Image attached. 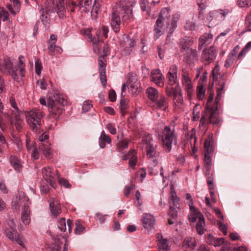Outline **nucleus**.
Here are the masks:
<instances>
[{"mask_svg": "<svg viewBox=\"0 0 251 251\" xmlns=\"http://www.w3.org/2000/svg\"><path fill=\"white\" fill-rule=\"evenodd\" d=\"M212 76H213V81L216 82H217L216 84L217 95L215 103L213 104L212 101L213 100L214 93L212 89L213 84H212L211 87H210L208 90L209 96L208 100H207L205 109L200 120V125L204 126L208 125L209 124L217 125L220 121L218 115V104L221 100L223 93L222 91L225 85V75H221L219 73V69L217 66H215L213 72H212Z\"/></svg>", "mask_w": 251, "mask_h": 251, "instance_id": "f257e3e1", "label": "nucleus"}, {"mask_svg": "<svg viewBox=\"0 0 251 251\" xmlns=\"http://www.w3.org/2000/svg\"><path fill=\"white\" fill-rule=\"evenodd\" d=\"M132 3L128 0H120L116 3L110 17V25L115 33L119 32L121 25L133 17Z\"/></svg>", "mask_w": 251, "mask_h": 251, "instance_id": "f03ea898", "label": "nucleus"}, {"mask_svg": "<svg viewBox=\"0 0 251 251\" xmlns=\"http://www.w3.org/2000/svg\"><path fill=\"white\" fill-rule=\"evenodd\" d=\"M65 100L57 93L50 97L48 100V107L50 117L57 120L63 114Z\"/></svg>", "mask_w": 251, "mask_h": 251, "instance_id": "7ed1b4c3", "label": "nucleus"}, {"mask_svg": "<svg viewBox=\"0 0 251 251\" xmlns=\"http://www.w3.org/2000/svg\"><path fill=\"white\" fill-rule=\"evenodd\" d=\"M43 111L37 109H33L26 112V120L32 131H40L43 123Z\"/></svg>", "mask_w": 251, "mask_h": 251, "instance_id": "20e7f679", "label": "nucleus"}, {"mask_svg": "<svg viewBox=\"0 0 251 251\" xmlns=\"http://www.w3.org/2000/svg\"><path fill=\"white\" fill-rule=\"evenodd\" d=\"M177 135L175 131L174 125L166 126L163 131L162 135V142L163 148L167 152H169L172 149V144H176Z\"/></svg>", "mask_w": 251, "mask_h": 251, "instance_id": "39448f33", "label": "nucleus"}, {"mask_svg": "<svg viewBox=\"0 0 251 251\" xmlns=\"http://www.w3.org/2000/svg\"><path fill=\"white\" fill-rule=\"evenodd\" d=\"M213 134H211L207 137L204 143V165L203 172L205 176L211 175L210 171L211 170V157L210 154L213 152V139H212Z\"/></svg>", "mask_w": 251, "mask_h": 251, "instance_id": "423d86ee", "label": "nucleus"}, {"mask_svg": "<svg viewBox=\"0 0 251 251\" xmlns=\"http://www.w3.org/2000/svg\"><path fill=\"white\" fill-rule=\"evenodd\" d=\"M16 224L14 219H9L7 222L6 229L5 230L6 236L11 240L15 241L19 244L20 246L23 245V242L22 241L18 233L15 229Z\"/></svg>", "mask_w": 251, "mask_h": 251, "instance_id": "0eeeda50", "label": "nucleus"}, {"mask_svg": "<svg viewBox=\"0 0 251 251\" xmlns=\"http://www.w3.org/2000/svg\"><path fill=\"white\" fill-rule=\"evenodd\" d=\"M168 14V9L163 8L161 9L159 17L156 21L154 25V34L157 37H159L162 34V28L164 25V22L165 21V18L167 17Z\"/></svg>", "mask_w": 251, "mask_h": 251, "instance_id": "6e6552de", "label": "nucleus"}, {"mask_svg": "<svg viewBox=\"0 0 251 251\" xmlns=\"http://www.w3.org/2000/svg\"><path fill=\"white\" fill-rule=\"evenodd\" d=\"M143 141L146 144L147 155L149 157H158L159 153L156 151V145L154 144L151 135L145 136Z\"/></svg>", "mask_w": 251, "mask_h": 251, "instance_id": "1a4fd4ad", "label": "nucleus"}, {"mask_svg": "<svg viewBox=\"0 0 251 251\" xmlns=\"http://www.w3.org/2000/svg\"><path fill=\"white\" fill-rule=\"evenodd\" d=\"M216 55V48L211 46L203 50L201 60L205 65H208L215 59Z\"/></svg>", "mask_w": 251, "mask_h": 251, "instance_id": "9d476101", "label": "nucleus"}, {"mask_svg": "<svg viewBox=\"0 0 251 251\" xmlns=\"http://www.w3.org/2000/svg\"><path fill=\"white\" fill-rule=\"evenodd\" d=\"M56 171L55 175L50 167H44L42 169V176L45 180L50 183V186L55 188L56 186L55 180L56 179Z\"/></svg>", "mask_w": 251, "mask_h": 251, "instance_id": "9b49d317", "label": "nucleus"}, {"mask_svg": "<svg viewBox=\"0 0 251 251\" xmlns=\"http://www.w3.org/2000/svg\"><path fill=\"white\" fill-rule=\"evenodd\" d=\"M29 199L25 196L24 192L20 191L18 195L16 196L14 200L12 201V207L15 211L18 212L20 210V207L22 203H24L28 205L27 202L29 201Z\"/></svg>", "mask_w": 251, "mask_h": 251, "instance_id": "f8f14e48", "label": "nucleus"}, {"mask_svg": "<svg viewBox=\"0 0 251 251\" xmlns=\"http://www.w3.org/2000/svg\"><path fill=\"white\" fill-rule=\"evenodd\" d=\"M150 80L160 87L164 86V76L159 69H154L151 72Z\"/></svg>", "mask_w": 251, "mask_h": 251, "instance_id": "ddd939ff", "label": "nucleus"}, {"mask_svg": "<svg viewBox=\"0 0 251 251\" xmlns=\"http://www.w3.org/2000/svg\"><path fill=\"white\" fill-rule=\"evenodd\" d=\"M193 42L192 38L190 37H186L182 39L181 45L182 50H187V53H191V57L194 58L197 56V51L195 50L189 48Z\"/></svg>", "mask_w": 251, "mask_h": 251, "instance_id": "4468645a", "label": "nucleus"}, {"mask_svg": "<svg viewBox=\"0 0 251 251\" xmlns=\"http://www.w3.org/2000/svg\"><path fill=\"white\" fill-rule=\"evenodd\" d=\"M123 160H128V164L129 166L133 168L134 167L137 162V156L135 150H130L128 153L122 156Z\"/></svg>", "mask_w": 251, "mask_h": 251, "instance_id": "2eb2a0df", "label": "nucleus"}, {"mask_svg": "<svg viewBox=\"0 0 251 251\" xmlns=\"http://www.w3.org/2000/svg\"><path fill=\"white\" fill-rule=\"evenodd\" d=\"M127 83L129 86L131 93L133 95H135L137 92H140L141 83L136 76H132L128 79Z\"/></svg>", "mask_w": 251, "mask_h": 251, "instance_id": "dca6fc26", "label": "nucleus"}, {"mask_svg": "<svg viewBox=\"0 0 251 251\" xmlns=\"http://www.w3.org/2000/svg\"><path fill=\"white\" fill-rule=\"evenodd\" d=\"M19 62L16 66L14 67L15 70L16 71V78H12L13 79L18 80L19 79V76L23 77L25 76V64L23 62V57L20 56L19 57Z\"/></svg>", "mask_w": 251, "mask_h": 251, "instance_id": "f3484780", "label": "nucleus"}, {"mask_svg": "<svg viewBox=\"0 0 251 251\" xmlns=\"http://www.w3.org/2000/svg\"><path fill=\"white\" fill-rule=\"evenodd\" d=\"M152 102L154 103L153 106L157 109L165 110L168 106L167 99L164 96H160L158 99Z\"/></svg>", "mask_w": 251, "mask_h": 251, "instance_id": "a211bd4d", "label": "nucleus"}, {"mask_svg": "<svg viewBox=\"0 0 251 251\" xmlns=\"http://www.w3.org/2000/svg\"><path fill=\"white\" fill-rule=\"evenodd\" d=\"M64 1L65 0H53V3L56 4L55 11L61 18L65 16Z\"/></svg>", "mask_w": 251, "mask_h": 251, "instance_id": "6ab92c4d", "label": "nucleus"}, {"mask_svg": "<svg viewBox=\"0 0 251 251\" xmlns=\"http://www.w3.org/2000/svg\"><path fill=\"white\" fill-rule=\"evenodd\" d=\"M30 210L28 205L25 203L23 207V211H22L21 219L23 223L25 225H29L30 222Z\"/></svg>", "mask_w": 251, "mask_h": 251, "instance_id": "aec40b11", "label": "nucleus"}, {"mask_svg": "<svg viewBox=\"0 0 251 251\" xmlns=\"http://www.w3.org/2000/svg\"><path fill=\"white\" fill-rule=\"evenodd\" d=\"M190 210L191 214L189 216V219L191 222H196L198 219V221H200V219H204L201 212L193 206H191Z\"/></svg>", "mask_w": 251, "mask_h": 251, "instance_id": "412c9836", "label": "nucleus"}, {"mask_svg": "<svg viewBox=\"0 0 251 251\" xmlns=\"http://www.w3.org/2000/svg\"><path fill=\"white\" fill-rule=\"evenodd\" d=\"M190 210L191 214L189 216V219L191 222H196L198 219V221H200V219H204L201 212L193 206H191Z\"/></svg>", "mask_w": 251, "mask_h": 251, "instance_id": "4be33fe9", "label": "nucleus"}, {"mask_svg": "<svg viewBox=\"0 0 251 251\" xmlns=\"http://www.w3.org/2000/svg\"><path fill=\"white\" fill-rule=\"evenodd\" d=\"M6 114L9 116V118L7 115H6L4 120L7 119L9 121L10 125L12 126L14 120L21 118L22 112L19 110H9L8 112H6Z\"/></svg>", "mask_w": 251, "mask_h": 251, "instance_id": "5701e85b", "label": "nucleus"}, {"mask_svg": "<svg viewBox=\"0 0 251 251\" xmlns=\"http://www.w3.org/2000/svg\"><path fill=\"white\" fill-rule=\"evenodd\" d=\"M142 221L143 226L147 229L152 226L155 222L154 217L148 213L144 214Z\"/></svg>", "mask_w": 251, "mask_h": 251, "instance_id": "b1692460", "label": "nucleus"}, {"mask_svg": "<svg viewBox=\"0 0 251 251\" xmlns=\"http://www.w3.org/2000/svg\"><path fill=\"white\" fill-rule=\"evenodd\" d=\"M4 106L1 100L0 99V128L2 131H4L6 130L7 125L4 118L6 115H7L9 118V116L6 114V112L3 111Z\"/></svg>", "mask_w": 251, "mask_h": 251, "instance_id": "393cba45", "label": "nucleus"}, {"mask_svg": "<svg viewBox=\"0 0 251 251\" xmlns=\"http://www.w3.org/2000/svg\"><path fill=\"white\" fill-rule=\"evenodd\" d=\"M3 67L4 69L7 70L9 74L12 78H16V71L13 67V64L9 59H5L4 60Z\"/></svg>", "mask_w": 251, "mask_h": 251, "instance_id": "a878e982", "label": "nucleus"}, {"mask_svg": "<svg viewBox=\"0 0 251 251\" xmlns=\"http://www.w3.org/2000/svg\"><path fill=\"white\" fill-rule=\"evenodd\" d=\"M211 38V35L209 33H204L199 38L198 49L201 50L203 47L209 44V40Z\"/></svg>", "mask_w": 251, "mask_h": 251, "instance_id": "bb28decb", "label": "nucleus"}, {"mask_svg": "<svg viewBox=\"0 0 251 251\" xmlns=\"http://www.w3.org/2000/svg\"><path fill=\"white\" fill-rule=\"evenodd\" d=\"M146 93L149 99L152 101V102L156 100L160 97L158 90L153 87L148 88L147 89Z\"/></svg>", "mask_w": 251, "mask_h": 251, "instance_id": "cd10ccee", "label": "nucleus"}, {"mask_svg": "<svg viewBox=\"0 0 251 251\" xmlns=\"http://www.w3.org/2000/svg\"><path fill=\"white\" fill-rule=\"evenodd\" d=\"M10 162L16 171H21L22 166L21 160L18 157L14 155L10 156Z\"/></svg>", "mask_w": 251, "mask_h": 251, "instance_id": "c85d7f7f", "label": "nucleus"}, {"mask_svg": "<svg viewBox=\"0 0 251 251\" xmlns=\"http://www.w3.org/2000/svg\"><path fill=\"white\" fill-rule=\"evenodd\" d=\"M50 209H51L52 214L54 217L56 216L61 212L60 207L57 201L50 202Z\"/></svg>", "mask_w": 251, "mask_h": 251, "instance_id": "c756f323", "label": "nucleus"}, {"mask_svg": "<svg viewBox=\"0 0 251 251\" xmlns=\"http://www.w3.org/2000/svg\"><path fill=\"white\" fill-rule=\"evenodd\" d=\"M135 40L132 38H127L125 42L126 47L125 48V54L129 55L132 50V49L135 45Z\"/></svg>", "mask_w": 251, "mask_h": 251, "instance_id": "7c9ffc66", "label": "nucleus"}, {"mask_svg": "<svg viewBox=\"0 0 251 251\" xmlns=\"http://www.w3.org/2000/svg\"><path fill=\"white\" fill-rule=\"evenodd\" d=\"M197 246L195 240L193 237H186L183 243V248H188L190 249H193Z\"/></svg>", "mask_w": 251, "mask_h": 251, "instance_id": "2f4dec72", "label": "nucleus"}, {"mask_svg": "<svg viewBox=\"0 0 251 251\" xmlns=\"http://www.w3.org/2000/svg\"><path fill=\"white\" fill-rule=\"evenodd\" d=\"M40 12L41 13V20L43 24L45 25L46 27H49V12H48L46 9L42 8L40 9Z\"/></svg>", "mask_w": 251, "mask_h": 251, "instance_id": "473e14b6", "label": "nucleus"}, {"mask_svg": "<svg viewBox=\"0 0 251 251\" xmlns=\"http://www.w3.org/2000/svg\"><path fill=\"white\" fill-rule=\"evenodd\" d=\"M183 84L187 91V95L191 96L193 93L191 80L190 78L182 79Z\"/></svg>", "mask_w": 251, "mask_h": 251, "instance_id": "72a5a7b5", "label": "nucleus"}, {"mask_svg": "<svg viewBox=\"0 0 251 251\" xmlns=\"http://www.w3.org/2000/svg\"><path fill=\"white\" fill-rule=\"evenodd\" d=\"M71 1L72 5L75 6L76 7H79V9L83 7L87 8V7L89 6L92 3V0H80L77 2L74 1Z\"/></svg>", "mask_w": 251, "mask_h": 251, "instance_id": "f704fd0d", "label": "nucleus"}, {"mask_svg": "<svg viewBox=\"0 0 251 251\" xmlns=\"http://www.w3.org/2000/svg\"><path fill=\"white\" fill-rule=\"evenodd\" d=\"M157 157H149L150 164L149 165V169L150 170V174L152 175H156V173L154 172L153 168L157 166L158 163L157 160Z\"/></svg>", "mask_w": 251, "mask_h": 251, "instance_id": "c9c22d12", "label": "nucleus"}, {"mask_svg": "<svg viewBox=\"0 0 251 251\" xmlns=\"http://www.w3.org/2000/svg\"><path fill=\"white\" fill-rule=\"evenodd\" d=\"M39 149L42 151L44 156L49 158L50 154V149L48 144L41 143L39 145Z\"/></svg>", "mask_w": 251, "mask_h": 251, "instance_id": "e433bc0d", "label": "nucleus"}, {"mask_svg": "<svg viewBox=\"0 0 251 251\" xmlns=\"http://www.w3.org/2000/svg\"><path fill=\"white\" fill-rule=\"evenodd\" d=\"M169 203L170 205L174 207L178 208V200L177 199L175 192L172 191L169 197Z\"/></svg>", "mask_w": 251, "mask_h": 251, "instance_id": "4c0bfd02", "label": "nucleus"}, {"mask_svg": "<svg viewBox=\"0 0 251 251\" xmlns=\"http://www.w3.org/2000/svg\"><path fill=\"white\" fill-rule=\"evenodd\" d=\"M61 48L57 46H56L54 43H50L48 47V53L49 54L54 55L56 53H60Z\"/></svg>", "mask_w": 251, "mask_h": 251, "instance_id": "58836bf2", "label": "nucleus"}, {"mask_svg": "<svg viewBox=\"0 0 251 251\" xmlns=\"http://www.w3.org/2000/svg\"><path fill=\"white\" fill-rule=\"evenodd\" d=\"M227 14V12H224L222 10L213 11V15L214 17L220 21L224 20Z\"/></svg>", "mask_w": 251, "mask_h": 251, "instance_id": "ea45409f", "label": "nucleus"}, {"mask_svg": "<svg viewBox=\"0 0 251 251\" xmlns=\"http://www.w3.org/2000/svg\"><path fill=\"white\" fill-rule=\"evenodd\" d=\"M204 226V219H200V221H198L197 224V230L200 235L203 234L205 230Z\"/></svg>", "mask_w": 251, "mask_h": 251, "instance_id": "a19ab883", "label": "nucleus"}, {"mask_svg": "<svg viewBox=\"0 0 251 251\" xmlns=\"http://www.w3.org/2000/svg\"><path fill=\"white\" fill-rule=\"evenodd\" d=\"M120 106L122 115L125 116L126 115V110L127 107V101L125 99V97H121Z\"/></svg>", "mask_w": 251, "mask_h": 251, "instance_id": "79ce46f5", "label": "nucleus"}, {"mask_svg": "<svg viewBox=\"0 0 251 251\" xmlns=\"http://www.w3.org/2000/svg\"><path fill=\"white\" fill-rule=\"evenodd\" d=\"M129 140L124 139L119 142L117 145V148L120 152H122V151L127 148Z\"/></svg>", "mask_w": 251, "mask_h": 251, "instance_id": "37998d69", "label": "nucleus"}, {"mask_svg": "<svg viewBox=\"0 0 251 251\" xmlns=\"http://www.w3.org/2000/svg\"><path fill=\"white\" fill-rule=\"evenodd\" d=\"M75 233L76 234L79 235L83 233V231L85 230V227L83 226L81 222L79 220H76L75 223Z\"/></svg>", "mask_w": 251, "mask_h": 251, "instance_id": "c03bdc74", "label": "nucleus"}, {"mask_svg": "<svg viewBox=\"0 0 251 251\" xmlns=\"http://www.w3.org/2000/svg\"><path fill=\"white\" fill-rule=\"evenodd\" d=\"M166 78L168 80V84L170 85H175L177 83V75L167 74Z\"/></svg>", "mask_w": 251, "mask_h": 251, "instance_id": "a18cd8bd", "label": "nucleus"}, {"mask_svg": "<svg viewBox=\"0 0 251 251\" xmlns=\"http://www.w3.org/2000/svg\"><path fill=\"white\" fill-rule=\"evenodd\" d=\"M57 179L59 184L62 185H63L66 188H70L71 187V185L68 180L63 178H61L60 177V175L58 171H57Z\"/></svg>", "mask_w": 251, "mask_h": 251, "instance_id": "49530a36", "label": "nucleus"}, {"mask_svg": "<svg viewBox=\"0 0 251 251\" xmlns=\"http://www.w3.org/2000/svg\"><path fill=\"white\" fill-rule=\"evenodd\" d=\"M197 138L196 136L195 130L193 129L190 133H189V141H190L192 146L195 145V143L197 142Z\"/></svg>", "mask_w": 251, "mask_h": 251, "instance_id": "de8ad7c7", "label": "nucleus"}, {"mask_svg": "<svg viewBox=\"0 0 251 251\" xmlns=\"http://www.w3.org/2000/svg\"><path fill=\"white\" fill-rule=\"evenodd\" d=\"M169 243L167 239H161L158 243L159 249L163 250H168Z\"/></svg>", "mask_w": 251, "mask_h": 251, "instance_id": "09e8293b", "label": "nucleus"}, {"mask_svg": "<svg viewBox=\"0 0 251 251\" xmlns=\"http://www.w3.org/2000/svg\"><path fill=\"white\" fill-rule=\"evenodd\" d=\"M177 21L175 18H173L171 25L168 24L167 27L169 29V33L172 34L174 32L175 29L176 27Z\"/></svg>", "mask_w": 251, "mask_h": 251, "instance_id": "8fccbe9b", "label": "nucleus"}, {"mask_svg": "<svg viewBox=\"0 0 251 251\" xmlns=\"http://www.w3.org/2000/svg\"><path fill=\"white\" fill-rule=\"evenodd\" d=\"M237 5L242 8L249 7L251 5V0H238Z\"/></svg>", "mask_w": 251, "mask_h": 251, "instance_id": "3c124183", "label": "nucleus"}, {"mask_svg": "<svg viewBox=\"0 0 251 251\" xmlns=\"http://www.w3.org/2000/svg\"><path fill=\"white\" fill-rule=\"evenodd\" d=\"M207 184H208L209 190H214V187L213 185L214 178L212 175L206 176Z\"/></svg>", "mask_w": 251, "mask_h": 251, "instance_id": "603ef678", "label": "nucleus"}, {"mask_svg": "<svg viewBox=\"0 0 251 251\" xmlns=\"http://www.w3.org/2000/svg\"><path fill=\"white\" fill-rule=\"evenodd\" d=\"M58 227L59 228L60 230H61L63 232H65L66 227V222H65V219L64 218H61L58 221Z\"/></svg>", "mask_w": 251, "mask_h": 251, "instance_id": "864d4df0", "label": "nucleus"}, {"mask_svg": "<svg viewBox=\"0 0 251 251\" xmlns=\"http://www.w3.org/2000/svg\"><path fill=\"white\" fill-rule=\"evenodd\" d=\"M205 89L203 86H199L198 87V94L197 96L199 100H202L204 97Z\"/></svg>", "mask_w": 251, "mask_h": 251, "instance_id": "5fc2aeb1", "label": "nucleus"}, {"mask_svg": "<svg viewBox=\"0 0 251 251\" xmlns=\"http://www.w3.org/2000/svg\"><path fill=\"white\" fill-rule=\"evenodd\" d=\"M169 215L170 217L176 220L177 216V212L176 211V208L172 205L170 206V210L169 212Z\"/></svg>", "mask_w": 251, "mask_h": 251, "instance_id": "6e6d98bb", "label": "nucleus"}, {"mask_svg": "<svg viewBox=\"0 0 251 251\" xmlns=\"http://www.w3.org/2000/svg\"><path fill=\"white\" fill-rule=\"evenodd\" d=\"M13 125H15L17 130L20 131L22 128V120L21 118L13 120Z\"/></svg>", "mask_w": 251, "mask_h": 251, "instance_id": "4d7b16f0", "label": "nucleus"}, {"mask_svg": "<svg viewBox=\"0 0 251 251\" xmlns=\"http://www.w3.org/2000/svg\"><path fill=\"white\" fill-rule=\"evenodd\" d=\"M102 57L100 56L98 59V64L99 66V71H105L106 64L103 61Z\"/></svg>", "mask_w": 251, "mask_h": 251, "instance_id": "13d9d810", "label": "nucleus"}, {"mask_svg": "<svg viewBox=\"0 0 251 251\" xmlns=\"http://www.w3.org/2000/svg\"><path fill=\"white\" fill-rule=\"evenodd\" d=\"M234 58L232 57V54H228L227 59L226 60L225 66L228 68L230 67L233 63Z\"/></svg>", "mask_w": 251, "mask_h": 251, "instance_id": "bf43d9fd", "label": "nucleus"}, {"mask_svg": "<svg viewBox=\"0 0 251 251\" xmlns=\"http://www.w3.org/2000/svg\"><path fill=\"white\" fill-rule=\"evenodd\" d=\"M198 105H195L194 107L193 112V120L194 121H198L200 118V113L199 111H197Z\"/></svg>", "mask_w": 251, "mask_h": 251, "instance_id": "052dcab7", "label": "nucleus"}, {"mask_svg": "<svg viewBox=\"0 0 251 251\" xmlns=\"http://www.w3.org/2000/svg\"><path fill=\"white\" fill-rule=\"evenodd\" d=\"M100 78L102 85L104 87L106 83L105 71H99Z\"/></svg>", "mask_w": 251, "mask_h": 251, "instance_id": "680f3d73", "label": "nucleus"}, {"mask_svg": "<svg viewBox=\"0 0 251 251\" xmlns=\"http://www.w3.org/2000/svg\"><path fill=\"white\" fill-rule=\"evenodd\" d=\"M42 65L39 60L35 62V72L37 75H39L41 73Z\"/></svg>", "mask_w": 251, "mask_h": 251, "instance_id": "e2e57ef3", "label": "nucleus"}, {"mask_svg": "<svg viewBox=\"0 0 251 251\" xmlns=\"http://www.w3.org/2000/svg\"><path fill=\"white\" fill-rule=\"evenodd\" d=\"M6 92V88L4 80L1 75H0V94L5 93Z\"/></svg>", "mask_w": 251, "mask_h": 251, "instance_id": "0e129e2a", "label": "nucleus"}, {"mask_svg": "<svg viewBox=\"0 0 251 251\" xmlns=\"http://www.w3.org/2000/svg\"><path fill=\"white\" fill-rule=\"evenodd\" d=\"M217 224L221 231L223 233L224 235H226L227 234V227L226 226L220 221L217 222Z\"/></svg>", "mask_w": 251, "mask_h": 251, "instance_id": "69168bd1", "label": "nucleus"}, {"mask_svg": "<svg viewBox=\"0 0 251 251\" xmlns=\"http://www.w3.org/2000/svg\"><path fill=\"white\" fill-rule=\"evenodd\" d=\"M0 16H1V18L3 22H5L8 19L9 13L7 11L4 10V9H2L0 11Z\"/></svg>", "mask_w": 251, "mask_h": 251, "instance_id": "338daca9", "label": "nucleus"}, {"mask_svg": "<svg viewBox=\"0 0 251 251\" xmlns=\"http://www.w3.org/2000/svg\"><path fill=\"white\" fill-rule=\"evenodd\" d=\"M100 139H102L103 141L107 142L108 144L111 142V139L109 135H106L104 130L101 132V135L99 138Z\"/></svg>", "mask_w": 251, "mask_h": 251, "instance_id": "774afa93", "label": "nucleus"}]
</instances>
